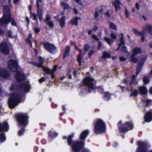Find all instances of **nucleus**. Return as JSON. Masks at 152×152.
<instances>
[{"mask_svg":"<svg viewBox=\"0 0 152 152\" xmlns=\"http://www.w3.org/2000/svg\"><path fill=\"white\" fill-rule=\"evenodd\" d=\"M94 50H91L89 53V56L90 57L94 54Z\"/></svg>","mask_w":152,"mask_h":152,"instance_id":"nucleus-53","label":"nucleus"},{"mask_svg":"<svg viewBox=\"0 0 152 152\" xmlns=\"http://www.w3.org/2000/svg\"><path fill=\"white\" fill-rule=\"evenodd\" d=\"M8 66L9 68L12 72H16L18 70V63L15 60H10L8 63Z\"/></svg>","mask_w":152,"mask_h":152,"instance_id":"nucleus-13","label":"nucleus"},{"mask_svg":"<svg viewBox=\"0 0 152 152\" xmlns=\"http://www.w3.org/2000/svg\"><path fill=\"white\" fill-rule=\"evenodd\" d=\"M49 137L52 138H54L58 135V134L54 130H51L49 132Z\"/></svg>","mask_w":152,"mask_h":152,"instance_id":"nucleus-29","label":"nucleus"},{"mask_svg":"<svg viewBox=\"0 0 152 152\" xmlns=\"http://www.w3.org/2000/svg\"><path fill=\"white\" fill-rule=\"evenodd\" d=\"M6 140V137L3 133H0V143L4 142Z\"/></svg>","mask_w":152,"mask_h":152,"instance_id":"nucleus-36","label":"nucleus"},{"mask_svg":"<svg viewBox=\"0 0 152 152\" xmlns=\"http://www.w3.org/2000/svg\"><path fill=\"white\" fill-rule=\"evenodd\" d=\"M104 97L105 99L108 100L110 99L111 95L108 92H106L104 94Z\"/></svg>","mask_w":152,"mask_h":152,"instance_id":"nucleus-39","label":"nucleus"},{"mask_svg":"<svg viewBox=\"0 0 152 152\" xmlns=\"http://www.w3.org/2000/svg\"><path fill=\"white\" fill-rule=\"evenodd\" d=\"M39 63H36L35 64V66H37L38 67L41 68L42 67V64H43L44 62V60L43 58L40 56L39 58Z\"/></svg>","mask_w":152,"mask_h":152,"instance_id":"nucleus-27","label":"nucleus"},{"mask_svg":"<svg viewBox=\"0 0 152 152\" xmlns=\"http://www.w3.org/2000/svg\"><path fill=\"white\" fill-rule=\"evenodd\" d=\"M152 101L151 99H148L146 100V106H147L148 105L150 104H152Z\"/></svg>","mask_w":152,"mask_h":152,"instance_id":"nucleus-52","label":"nucleus"},{"mask_svg":"<svg viewBox=\"0 0 152 152\" xmlns=\"http://www.w3.org/2000/svg\"><path fill=\"white\" fill-rule=\"evenodd\" d=\"M61 6L64 7L63 8L64 9L68 8L69 7L68 4L64 2L61 1Z\"/></svg>","mask_w":152,"mask_h":152,"instance_id":"nucleus-45","label":"nucleus"},{"mask_svg":"<svg viewBox=\"0 0 152 152\" xmlns=\"http://www.w3.org/2000/svg\"><path fill=\"white\" fill-rule=\"evenodd\" d=\"M15 78L17 82H20L25 79V77L23 73L18 72L16 75Z\"/></svg>","mask_w":152,"mask_h":152,"instance_id":"nucleus-19","label":"nucleus"},{"mask_svg":"<svg viewBox=\"0 0 152 152\" xmlns=\"http://www.w3.org/2000/svg\"><path fill=\"white\" fill-rule=\"evenodd\" d=\"M77 61L79 63V65H81V62L83 61V57H82L80 55H78L77 56Z\"/></svg>","mask_w":152,"mask_h":152,"instance_id":"nucleus-38","label":"nucleus"},{"mask_svg":"<svg viewBox=\"0 0 152 152\" xmlns=\"http://www.w3.org/2000/svg\"><path fill=\"white\" fill-rule=\"evenodd\" d=\"M125 14L126 15V18H129V15L128 12V11L127 10V9L126 10Z\"/></svg>","mask_w":152,"mask_h":152,"instance_id":"nucleus-60","label":"nucleus"},{"mask_svg":"<svg viewBox=\"0 0 152 152\" xmlns=\"http://www.w3.org/2000/svg\"><path fill=\"white\" fill-rule=\"evenodd\" d=\"M110 56L111 55L109 52L104 51L102 57V58H109Z\"/></svg>","mask_w":152,"mask_h":152,"instance_id":"nucleus-32","label":"nucleus"},{"mask_svg":"<svg viewBox=\"0 0 152 152\" xmlns=\"http://www.w3.org/2000/svg\"><path fill=\"white\" fill-rule=\"evenodd\" d=\"M35 32L37 33L39 32L40 31V30L39 28H37L34 29Z\"/></svg>","mask_w":152,"mask_h":152,"instance_id":"nucleus-61","label":"nucleus"},{"mask_svg":"<svg viewBox=\"0 0 152 152\" xmlns=\"http://www.w3.org/2000/svg\"><path fill=\"white\" fill-rule=\"evenodd\" d=\"M28 119L27 115L24 114H20L17 119L19 126L21 127L24 128L28 124Z\"/></svg>","mask_w":152,"mask_h":152,"instance_id":"nucleus-7","label":"nucleus"},{"mask_svg":"<svg viewBox=\"0 0 152 152\" xmlns=\"http://www.w3.org/2000/svg\"><path fill=\"white\" fill-rule=\"evenodd\" d=\"M140 94L141 95H145L147 93V90L144 86H140L139 88Z\"/></svg>","mask_w":152,"mask_h":152,"instance_id":"nucleus-28","label":"nucleus"},{"mask_svg":"<svg viewBox=\"0 0 152 152\" xmlns=\"http://www.w3.org/2000/svg\"><path fill=\"white\" fill-rule=\"evenodd\" d=\"M45 78L44 77H42L40 79L39 81L40 83H42L45 80Z\"/></svg>","mask_w":152,"mask_h":152,"instance_id":"nucleus-55","label":"nucleus"},{"mask_svg":"<svg viewBox=\"0 0 152 152\" xmlns=\"http://www.w3.org/2000/svg\"><path fill=\"white\" fill-rule=\"evenodd\" d=\"M8 35L9 37L11 38H14L16 36V35L13 34L12 32L11 31H8Z\"/></svg>","mask_w":152,"mask_h":152,"instance_id":"nucleus-44","label":"nucleus"},{"mask_svg":"<svg viewBox=\"0 0 152 152\" xmlns=\"http://www.w3.org/2000/svg\"><path fill=\"white\" fill-rule=\"evenodd\" d=\"M65 17L64 16H63L62 17L61 19L59 20L60 26L62 28L63 27L65 26Z\"/></svg>","mask_w":152,"mask_h":152,"instance_id":"nucleus-30","label":"nucleus"},{"mask_svg":"<svg viewBox=\"0 0 152 152\" xmlns=\"http://www.w3.org/2000/svg\"><path fill=\"white\" fill-rule=\"evenodd\" d=\"M74 136V134L69 136L67 139L68 145L71 147L73 152H80L81 150L85 145V142L83 140H72V139Z\"/></svg>","mask_w":152,"mask_h":152,"instance_id":"nucleus-1","label":"nucleus"},{"mask_svg":"<svg viewBox=\"0 0 152 152\" xmlns=\"http://www.w3.org/2000/svg\"><path fill=\"white\" fill-rule=\"evenodd\" d=\"M70 47L69 46H67L66 47L64 51V56L63 58L67 56L70 51Z\"/></svg>","mask_w":152,"mask_h":152,"instance_id":"nucleus-35","label":"nucleus"},{"mask_svg":"<svg viewBox=\"0 0 152 152\" xmlns=\"http://www.w3.org/2000/svg\"><path fill=\"white\" fill-rule=\"evenodd\" d=\"M82 152H91L89 149L87 148H84L82 151Z\"/></svg>","mask_w":152,"mask_h":152,"instance_id":"nucleus-57","label":"nucleus"},{"mask_svg":"<svg viewBox=\"0 0 152 152\" xmlns=\"http://www.w3.org/2000/svg\"><path fill=\"white\" fill-rule=\"evenodd\" d=\"M9 126L6 122L1 123L0 124V132L7 131L9 129Z\"/></svg>","mask_w":152,"mask_h":152,"instance_id":"nucleus-18","label":"nucleus"},{"mask_svg":"<svg viewBox=\"0 0 152 152\" xmlns=\"http://www.w3.org/2000/svg\"><path fill=\"white\" fill-rule=\"evenodd\" d=\"M21 94L17 93L12 94L8 102L9 107L13 108L18 105L21 101Z\"/></svg>","mask_w":152,"mask_h":152,"instance_id":"nucleus-2","label":"nucleus"},{"mask_svg":"<svg viewBox=\"0 0 152 152\" xmlns=\"http://www.w3.org/2000/svg\"><path fill=\"white\" fill-rule=\"evenodd\" d=\"M89 47L88 45H85L84 47V51H82L83 53H81L84 55L86 51H87L89 49Z\"/></svg>","mask_w":152,"mask_h":152,"instance_id":"nucleus-41","label":"nucleus"},{"mask_svg":"<svg viewBox=\"0 0 152 152\" xmlns=\"http://www.w3.org/2000/svg\"><path fill=\"white\" fill-rule=\"evenodd\" d=\"M97 29V27L96 26H94V28L92 29V31H96Z\"/></svg>","mask_w":152,"mask_h":152,"instance_id":"nucleus-64","label":"nucleus"},{"mask_svg":"<svg viewBox=\"0 0 152 152\" xmlns=\"http://www.w3.org/2000/svg\"><path fill=\"white\" fill-rule=\"evenodd\" d=\"M11 24L12 26H16V23L15 21L14 20H13V19H12V20L11 21Z\"/></svg>","mask_w":152,"mask_h":152,"instance_id":"nucleus-56","label":"nucleus"},{"mask_svg":"<svg viewBox=\"0 0 152 152\" xmlns=\"http://www.w3.org/2000/svg\"><path fill=\"white\" fill-rule=\"evenodd\" d=\"M119 58L120 60L122 61H125L126 59L123 56H120Z\"/></svg>","mask_w":152,"mask_h":152,"instance_id":"nucleus-58","label":"nucleus"},{"mask_svg":"<svg viewBox=\"0 0 152 152\" xmlns=\"http://www.w3.org/2000/svg\"><path fill=\"white\" fill-rule=\"evenodd\" d=\"M98 50H100L103 47L101 42H98Z\"/></svg>","mask_w":152,"mask_h":152,"instance_id":"nucleus-51","label":"nucleus"},{"mask_svg":"<svg viewBox=\"0 0 152 152\" xmlns=\"http://www.w3.org/2000/svg\"><path fill=\"white\" fill-rule=\"evenodd\" d=\"M121 52L124 53H126L127 52V48L126 46H124L121 49Z\"/></svg>","mask_w":152,"mask_h":152,"instance_id":"nucleus-49","label":"nucleus"},{"mask_svg":"<svg viewBox=\"0 0 152 152\" xmlns=\"http://www.w3.org/2000/svg\"><path fill=\"white\" fill-rule=\"evenodd\" d=\"M0 50L3 53L8 54L9 53V49L7 44L5 42H3L0 46Z\"/></svg>","mask_w":152,"mask_h":152,"instance_id":"nucleus-15","label":"nucleus"},{"mask_svg":"<svg viewBox=\"0 0 152 152\" xmlns=\"http://www.w3.org/2000/svg\"><path fill=\"white\" fill-rule=\"evenodd\" d=\"M110 28H111L113 29V30H117L115 24H114L113 23H111L110 24Z\"/></svg>","mask_w":152,"mask_h":152,"instance_id":"nucleus-47","label":"nucleus"},{"mask_svg":"<svg viewBox=\"0 0 152 152\" xmlns=\"http://www.w3.org/2000/svg\"><path fill=\"white\" fill-rule=\"evenodd\" d=\"M138 145L135 152H146L148 143L146 142L139 141L137 142Z\"/></svg>","mask_w":152,"mask_h":152,"instance_id":"nucleus-10","label":"nucleus"},{"mask_svg":"<svg viewBox=\"0 0 152 152\" xmlns=\"http://www.w3.org/2000/svg\"><path fill=\"white\" fill-rule=\"evenodd\" d=\"M139 93L138 91L137 90H135L133 92L131 93L129 95L130 97L132 96H136Z\"/></svg>","mask_w":152,"mask_h":152,"instance_id":"nucleus-40","label":"nucleus"},{"mask_svg":"<svg viewBox=\"0 0 152 152\" xmlns=\"http://www.w3.org/2000/svg\"><path fill=\"white\" fill-rule=\"evenodd\" d=\"M118 128L120 132H124L132 129L133 128V125L132 123L126 122L124 124L122 123L121 121L118 124Z\"/></svg>","mask_w":152,"mask_h":152,"instance_id":"nucleus-6","label":"nucleus"},{"mask_svg":"<svg viewBox=\"0 0 152 152\" xmlns=\"http://www.w3.org/2000/svg\"><path fill=\"white\" fill-rule=\"evenodd\" d=\"M3 9L4 15L0 19V24H7L11 19V16L10 13V8L7 6H4Z\"/></svg>","mask_w":152,"mask_h":152,"instance_id":"nucleus-5","label":"nucleus"},{"mask_svg":"<svg viewBox=\"0 0 152 152\" xmlns=\"http://www.w3.org/2000/svg\"><path fill=\"white\" fill-rule=\"evenodd\" d=\"M143 29L145 31L150 34H152V26L150 24H146L143 27Z\"/></svg>","mask_w":152,"mask_h":152,"instance_id":"nucleus-24","label":"nucleus"},{"mask_svg":"<svg viewBox=\"0 0 152 152\" xmlns=\"http://www.w3.org/2000/svg\"><path fill=\"white\" fill-rule=\"evenodd\" d=\"M146 58V57L144 56L141 58V60L138 63L139 66H138L136 72V74L137 75H138L140 72L141 70V66L145 61Z\"/></svg>","mask_w":152,"mask_h":152,"instance_id":"nucleus-20","label":"nucleus"},{"mask_svg":"<svg viewBox=\"0 0 152 152\" xmlns=\"http://www.w3.org/2000/svg\"><path fill=\"white\" fill-rule=\"evenodd\" d=\"M135 76L134 75H133L131 79V81L130 83V86L132 87L131 92H132L133 91L132 88V84L133 83L136 84L137 83V81L135 80Z\"/></svg>","mask_w":152,"mask_h":152,"instance_id":"nucleus-31","label":"nucleus"},{"mask_svg":"<svg viewBox=\"0 0 152 152\" xmlns=\"http://www.w3.org/2000/svg\"><path fill=\"white\" fill-rule=\"evenodd\" d=\"M20 86L18 88L17 86L16 82L13 83L9 88L10 91H13L16 89L19 90L20 92L21 93L26 92H28L29 91L30 87L28 83H23L20 84Z\"/></svg>","mask_w":152,"mask_h":152,"instance_id":"nucleus-3","label":"nucleus"},{"mask_svg":"<svg viewBox=\"0 0 152 152\" xmlns=\"http://www.w3.org/2000/svg\"><path fill=\"white\" fill-rule=\"evenodd\" d=\"M104 39L107 43L109 45H110L114 41L113 40L110 39L107 37H104Z\"/></svg>","mask_w":152,"mask_h":152,"instance_id":"nucleus-34","label":"nucleus"},{"mask_svg":"<svg viewBox=\"0 0 152 152\" xmlns=\"http://www.w3.org/2000/svg\"><path fill=\"white\" fill-rule=\"evenodd\" d=\"M110 37L111 38L114 40L115 39L117 38V33L112 32L110 34Z\"/></svg>","mask_w":152,"mask_h":152,"instance_id":"nucleus-42","label":"nucleus"},{"mask_svg":"<svg viewBox=\"0 0 152 152\" xmlns=\"http://www.w3.org/2000/svg\"><path fill=\"white\" fill-rule=\"evenodd\" d=\"M112 4L115 7L116 12L120 10L121 7L123 6V5L121 3L119 0H115L114 2L112 3Z\"/></svg>","mask_w":152,"mask_h":152,"instance_id":"nucleus-17","label":"nucleus"},{"mask_svg":"<svg viewBox=\"0 0 152 152\" xmlns=\"http://www.w3.org/2000/svg\"><path fill=\"white\" fill-rule=\"evenodd\" d=\"M145 121L149 122L152 120V113L150 112H147L144 117Z\"/></svg>","mask_w":152,"mask_h":152,"instance_id":"nucleus-23","label":"nucleus"},{"mask_svg":"<svg viewBox=\"0 0 152 152\" xmlns=\"http://www.w3.org/2000/svg\"><path fill=\"white\" fill-rule=\"evenodd\" d=\"M133 31L136 35H143L144 32L143 31L140 32L138 30L135 28H133Z\"/></svg>","mask_w":152,"mask_h":152,"instance_id":"nucleus-33","label":"nucleus"},{"mask_svg":"<svg viewBox=\"0 0 152 152\" xmlns=\"http://www.w3.org/2000/svg\"><path fill=\"white\" fill-rule=\"evenodd\" d=\"M143 81L144 84H147L149 82V80L147 77H145L143 79Z\"/></svg>","mask_w":152,"mask_h":152,"instance_id":"nucleus-46","label":"nucleus"},{"mask_svg":"<svg viewBox=\"0 0 152 152\" xmlns=\"http://www.w3.org/2000/svg\"><path fill=\"white\" fill-rule=\"evenodd\" d=\"M135 7L137 10H139L140 9V6L138 3H136L135 4Z\"/></svg>","mask_w":152,"mask_h":152,"instance_id":"nucleus-59","label":"nucleus"},{"mask_svg":"<svg viewBox=\"0 0 152 152\" xmlns=\"http://www.w3.org/2000/svg\"><path fill=\"white\" fill-rule=\"evenodd\" d=\"M80 19V18L78 17L74 18L71 20L69 23L73 25L77 26L78 25V20Z\"/></svg>","mask_w":152,"mask_h":152,"instance_id":"nucleus-25","label":"nucleus"},{"mask_svg":"<svg viewBox=\"0 0 152 152\" xmlns=\"http://www.w3.org/2000/svg\"><path fill=\"white\" fill-rule=\"evenodd\" d=\"M43 45L45 49L51 53H54L56 52V47L53 44L45 42L43 43Z\"/></svg>","mask_w":152,"mask_h":152,"instance_id":"nucleus-11","label":"nucleus"},{"mask_svg":"<svg viewBox=\"0 0 152 152\" xmlns=\"http://www.w3.org/2000/svg\"><path fill=\"white\" fill-rule=\"evenodd\" d=\"M26 42L27 43H28L30 45V47L32 48V44L31 42L30 39L29 38H27L26 39Z\"/></svg>","mask_w":152,"mask_h":152,"instance_id":"nucleus-50","label":"nucleus"},{"mask_svg":"<svg viewBox=\"0 0 152 152\" xmlns=\"http://www.w3.org/2000/svg\"><path fill=\"white\" fill-rule=\"evenodd\" d=\"M106 130L104 122L101 119H97L94 122V131L96 134L104 132Z\"/></svg>","mask_w":152,"mask_h":152,"instance_id":"nucleus-4","label":"nucleus"},{"mask_svg":"<svg viewBox=\"0 0 152 152\" xmlns=\"http://www.w3.org/2000/svg\"><path fill=\"white\" fill-rule=\"evenodd\" d=\"M83 83L87 86L90 89L93 90L96 88V82L91 77H87L83 80Z\"/></svg>","mask_w":152,"mask_h":152,"instance_id":"nucleus-8","label":"nucleus"},{"mask_svg":"<svg viewBox=\"0 0 152 152\" xmlns=\"http://www.w3.org/2000/svg\"><path fill=\"white\" fill-rule=\"evenodd\" d=\"M92 37L93 38L96 40L98 41L99 40V39L97 38V37L95 34H93L92 35Z\"/></svg>","mask_w":152,"mask_h":152,"instance_id":"nucleus-54","label":"nucleus"},{"mask_svg":"<svg viewBox=\"0 0 152 152\" xmlns=\"http://www.w3.org/2000/svg\"><path fill=\"white\" fill-rule=\"evenodd\" d=\"M25 132V130H24L23 129L19 131L18 133V136H20L23 134V133Z\"/></svg>","mask_w":152,"mask_h":152,"instance_id":"nucleus-48","label":"nucleus"},{"mask_svg":"<svg viewBox=\"0 0 152 152\" xmlns=\"http://www.w3.org/2000/svg\"><path fill=\"white\" fill-rule=\"evenodd\" d=\"M10 75L6 69L1 68L0 69V76L3 79H7Z\"/></svg>","mask_w":152,"mask_h":152,"instance_id":"nucleus-16","label":"nucleus"},{"mask_svg":"<svg viewBox=\"0 0 152 152\" xmlns=\"http://www.w3.org/2000/svg\"><path fill=\"white\" fill-rule=\"evenodd\" d=\"M121 37L120 39V43H119L118 44L119 46V47L118 49H119L121 45H124L125 44L124 40L123 38V35L122 33L121 34Z\"/></svg>","mask_w":152,"mask_h":152,"instance_id":"nucleus-37","label":"nucleus"},{"mask_svg":"<svg viewBox=\"0 0 152 152\" xmlns=\"http://www.w3.org/2000/svg\"><path fill=\"white\" fill-rule=\"evenodd\" d=\"M117 145L118 144L116 142H114L113 144V145L114 147H116Z\"/></svg>","mask_w":152,"mask_h":152,"instance_id":"nucleus-63","label":"nucleus"},{"mask_svg":"<svg viewBox=\"0 0 152 152\" xmlns=\"http://www.w3.org/2000/svg\"><path fill=\"white\" fill-rule=\"evenodd\" d=\"M105 7L102 6L101 7V9H98L97 11L95 12L94 15L95 18L96 19H98L99 16H100L101 17H102V14L103 13V9Z\"/></svg>","mask_w":152,"mask_h":152,"instance_id":"nucleus-21","label":"nucleus"},{"mask_svg":"<svg viewBox=\"0 0 152 152\" xmlns=\"http://www.w3.org/2000/svg\"><path fill=\"white\" fill-rule=\"evenodd\" d=\"M89 134V132L87 130H85L83 131L81 134L80 138L82 140L85 139Z\"/></svg>","mask_w":152,"mask_h":152,"instance_id":"nucleus-26","label":"nucleus"},{"mask_svg":"<svg viewBox=\"0 0 152 152\" xmlns=\"http://www.w3.org/2000/svg\"><path fill=\"white\" fill-rule=\"evenodd\" d=\"M31 14L33 17V20H36L37 22H38L37 15L35 13H31Z\"/></svg>","mask_w":152,"mask_h":152,"instance_id":"nucleus-43","label":"nucleus"},{"mask_svg":"<svg viewBox=\"0 0 152 152\" xmlns=\"http://www.w3.org/2000/svg\"><path fill=\"white\" fill-rule=\"evenodd\" d=\"M141 49L140 48L136 47L133 49L132 51V54L131 56V59L132 61L136 63L138 61V59L134 57L135 56L141 53Z\"/></svg>","mask_w":152,"mask_h":152,"instance_id":"nucleus-12","label":"nucleus"},{"mask_svg":"<svg viewBox=\"0 0 152 152\" xmlns=\"http://www.w3.org/2000/svg\"><path fill=\"white\" fill-rule=\"evenodd\" d=\"M51 18L48 15H47L45 21L46 24L50 28H52L54 26L53 22L50 20Z\"/></svg>","mask_w":152,"mask_h":152,"instance_id":"nucleus-22","label":"nucleus"},{"mask_svg":"<svg viewBox=\"0 0 152 152\" xmlns=\"http://www.w3.org/2000/svg\"><path fill=\"white\" fill-rule=\"evenodd\" d=\"M42 0H37L36 4L37 7V14L39 16V21L41 22L42 19V15L44 11L42 9Z\"/></svg>","mask_w":152,"mask_h":152,"instance_id":"nucleus-9","label":"nucleus"},{"mask_svg":"<svg viewBox=\"0 0 152 152\" xmlns=\"http://www.w3.org/2000/svg\"><path fill=\"white\" fill-rule=\"evenodd\" d=\"M128 80L126 79H124L123 80L122 83H126L128 82Z\"/></svg>","mask_w":152,"mask_h":152,"instance_id":"nucleus-62","label":"nucleus"},{"mask_svg":"<svg viewBox=\"0 0 152 152\" xmlns=\"http://www.w3.org/2000/svg\"><path fill=\"white\" fill-rule=\"evenodd\" d=\"M57 67L58 66L57 65H55L52 70H51L45 67H43L42 70L44 72H45L46 74H50L52 78L53 79L55 77L54 75V72L56 71Z\"/></svg>","mask_w":152,"mask_h":152,"instance_id":"nucleus-14","label":"nucleus"}]
</instances>
